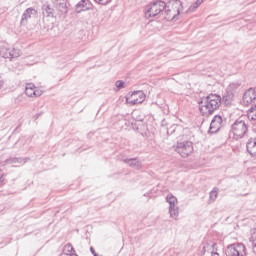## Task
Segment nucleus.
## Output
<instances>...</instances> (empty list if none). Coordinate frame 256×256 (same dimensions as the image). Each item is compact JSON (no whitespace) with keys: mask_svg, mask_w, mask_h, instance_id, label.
<instances>
[{"mask_svg":"<svg viewBox=\"0 0 256 256\" xmlns=\"http://www.w3.org/2000/svg\"><path fill=\"white\" fill-rule=\"evenodd\" d=\"M200 113L204 117H209L213 115L219 107H221V96L217 94H209L207 97L203 98L199 103Z\"/></svg>","mask_w":256,"mask_h":256,"instance_id":"f257e3e1","label":"nucleus"},{"mask_svg":"<svg viewBox=\"0 0 256 256\" xmlns=\"http://www.w3.org/2000/svg\"><path fill=\"white\" fill-rule=\"evenodd\" d=\"M183 11V3L181 0H171L165 4L164 15L167 21H175Z\"/></svg>","mask_w":256,"mask_h":256,"instance_id":"f03ea898","label":"nucleus"},{"mask_svg":"<svg viewBox=\"0 0 256 256\" xmlns=\"http://www.w3.org/2000/svg\"><path fill=\"white\" fill-rule=\"evenodd\" d=\"M163 11H165V2L156 0L146 7L145 15L147 18L157 17V15H160V13H163Z\"/></svg>","mask_w":256,"mask_h":256,"instance_id":"7ed1b4c3","label":"nucleus"},{"mask_svg":"<svg viewBox=\"0 0 256 256\" xmlns=\"http://www.w3.org/2000/svg\"><path fill=\"white\" fill-rule=\"evenodd\" d=\"M248 127L247 123L243 120H236L231 126V133L234 135V139H243L247 135Z\"/></svg>","mask_w":256,"mask_h":256,"instance_id":"20e7f679","label":"nucleus"},{"mask_svg":"<svg viewBox=\"0 0 256 256\" xmlns=\"http://www.w3.org/2000/svg\"><path fill=\"white\" fill-rule=\"evenodd\" d=\"M166 203L169 204V215L171 219L177 221L179 219V200L173 194H168L166 196Z\"/></svg>","mask_w":256,"mask_h":256,"instance_id":"39448f33","label":"nucleus"},{"mask_svg":"<svg viewBox=\"0 0 256 256\" xmlns=\"http://www.w3.org/2000/svg\"><path fill=\"white\" fill-rule=\"evenodd\" d=\"M225 254L227 256H247V247L243 243H234L227 246Z\"/></svg>","mask_w":256,"mask_h":256,"instance_id":"423d86ee","label":"nucleus"},{"mask_svg":"<svg viewBox=\"0 0 256 256\" xmlns=\"http://www.w3.org/2000/svg\"><path fill=\"white\" fill-rule=\"evenodd\" d=\"M176 153H179L181 157L184 159L189 157L191 153H193V142L191 141H183L177 142L176 146H174Z\"/></svg>","mask_w":256,"mask_h":256,"instance_id":"0eeeda50","label":"nucleus"},{"mask_svg":"<svg viewBox=\"0 0 256 256\" xmlns=\"http://www.w3.org/2000/svg\"><path fill=\"white\" fill-rule=\"evenodd\" d=\"M145 101V93L143 91H134L130 97L126 98V102L130 105H139Z\"/></svg>","mask_w":256,"mask_h":256,"instance_id":"6e6552de","label":"nucleus"},{"mask_svg":"<svg viewBox=\"0 0 256 256\" xmlns=\"http://www.w3.org/2000/svg\"><path fill=\"white\" fill-rule=\"evenodd\" d=\"M56 8L57 15H67V0H50Z\"/></svg>","mask_w":256,"mask_h":256,"instance_id":"1a4fd4ad","label":"nucleus"},{"mask_svg":"<svg viewBox=\"0 0 256 256\" xmlns=\"http://www.w3.org/2000/svg\"><path fill=\"white\" fill-rule=\"evenodd\" d=\"M244 105H253L256 102V91L253 88H249L243 95L242 99Z\"/></svg>","mask_w":256,"mask_h":256,"instance_id":"9d476101","label":"nucleus"},{"mask_svg":"<svg viewBox=\"0 0 256 256\" xmlns=\"http://www.w3.org/2000/svg\"><path fill=\"white\" fill-rule=\"evenodd\" d=\"M223 124V118L219 115L214 116L210 123L209 133H217L221 129V125Z\"/></svg>","mask_w":256,"mask_h":256,"instance_id":"9b49d317","label":"nucleus"},{"mask_svg":"<svg viewBox=\"0 0 256 256\" xmlns=\"http://www.w3.org/2000/svg\"><path fill=\"white\" fill-rule=\"evenodd\" d=\"M0 55L1 57H3L4 59H15L17 57H19V50L16 49H7V48H2L0 50Z\"/></svg>","mask_w":256,"mask_h":256,"instance_id":"f8f14e48","label":"nucleus"},{"mask_svg":"<svg viewBox=\"0 0 256 256\" xmlns=\"http://www.w3.org/2000/svg\"><path fill=\"white\" fill-rule=\"evenodd\" d=\"M25 93L27 97H41L43 95V91L35 89L33 84L26 85Z\"/></svg>","mask_w":256,"mask_h":256,"instance_id":"ddd939ff","label":"nucleus"},{"mask_svg":"<svg viewBox=\"0 0 256 256\" xmlns=\"http://www.w3.org/2000/svg\"><path fill=\"white\" fill-rule=\"evenodd\" d=\"M36 16H37V10H35L33 8L26 9L22 15L21 25H26L27 21H29V19H31L32 17H36Z\"/></svg>","mask_w":256,"mask_h":256,"instance_id":"4468645a","label":"nucleus"},{"mask_svg":"<svg viewBox=\"0 0 256 256\" xmlns=\"http://www.w3.org/2000/svg\"><path fill=\"white\" fill-rule=\"evenodd\" d=\"M43 15L45 17H63V15L57 14V8L53 9L49 5H44L43 6Z\"/></svg>","mask_w":256,"mask_h":256,"instance_id":"2eb2a0df","label":"nucleus"},{"mask_svg":"<svg viewBox=\"0 0 256 256\" xmlns=\"http://www.w3.org/2000/svg\"><path fill=\"white\" fill-rule=\"evenodd\" d=\"M248 153L256 158V138H250L246 144Z\"/></svg>","mask_w":256,"mask_h":256,"instance_id":"dca6fc26","label":"nucleus"},{"mask_svg":"<svg viewBox=\"0 0 256 256\" xmlns=\"http://www.w3.org/2000/svg\"><path fill=\"white\" fill-rule=\"evenodd\" d=\"M123 162L134 169H141V161L137 160V158H125L123 159Z\"/></svg>","mask_w":256,"mask_h":256,"instance_id":"f3484780","label":"nucleus"},{"mask_svg":"<svg viewBox=\"0 0 256 256\" xmlns=\"http://www.w3.org/2000/svg\"><path fill=\"white\" fill-rule=\"evenodd\" d=\"M219 195V189L218 188H214L210 194H209V200L210 203H215V201H217V197Z\"/></svg>","mask_w":256,"mask_h":256,"instance_id":"a211bd4d","label":"nucleus"},{"mask_svg":"<svg viewBox=\"0 0 256 256\" xmlns=\"http://www.w3.org/2000/svg\"><path fill=\"white\" fill-rule=\"evenodd\" d=\"M64 255H73L75 253V249H73V245L70 243L66 244L63 249Z\"/></svg>","mask_w":256,"mask_h":256,"instance_id":"6ab92c4d","label":"nucleus"},{"mask_svg":"<svg viewBox=\"0 0 256 256\" xmlns=\"http://www.w3.org/2000/svg\"><path fill=\"white\" fill-rule=\"evenodd\" d=\"M202 3H203V0H197L194 4H192L189 7V9H188L189 13H193V12L197 11V9L202 5Z\"/></svg>","mask_w":256,"mask_h":256,"instance_id":"aec40b11","label":"nucleus"},{"mask_svg":"<svg viewBox=\"0 0 256 256\" xmlns=\"http://www.w3.org/2000/svg\"><path fill=\"white\" fill-rule=\"evenodd\" d=\"M87 1L88 0H81L78 4H76V11L78 13H81V11H83L84 7H87Z\"/></svg>","mask_w":256,"mask_h":256,"instance_id":"412c9836","label":"nucleus"},{"mask_svg":"<svg viewBox=\"0 0 256 256\" xmlns=\"http://www.w3.org/2000/svg\"><path fill=\"white\" fill-rule=\"evenodd\" d=\"M249 121H256V105L248 112Z\"/></svg>","mask_w":256,"mask_h":256,"instance_id":"4be33fe9","label":"nucleus"},{"mask_svg":"<svg viewBox=\"0 0 256 256\" xmlns=\"http://www.w3.org/2000/svg\"><path fill=\"white\" fill-rule=\"evenodd\" d=\"M239 87H241V84L233 82L228 86V91H235L236 89H239Z\"/></svg>","mask_w":256,"mask_h":256,"instance_id":"5701e85b","label":"nucleus"},{"mask_svg":"<svg viewBox=\"0 0 256 256\" xmlns=\"http://www.w3.org/2000/svg\"><path fill=\"white\" fill-rule=\"evenodd\" d=\"M250 241L252 242L253 247H256V229L252 230Z\"/></svg>","mask_w":256,"mask_h":256,"instance_id":"b1692460","label":"nucleus"},{"mask_svg":"<svg viewBox=\"0 0 256 256\" xmlns=\"http://www.w3.org/2000/svg\"><path fill=\"white\" fill-rule=\"evenodd\" d=\"M115 87H117V89H124L125 88V82L118 80L115 83Z\"/></svg>","mask_w":256,"mask_h":256,"instance_id":"393cba45","label":"nucleus"},{"mask_svg":"<svg viewBox=\"0 0 256 256\" xmlns=\"http://www.w3.org/2000/svg\"><path fill=\"white\" fill-rule=\"evenodd\" d=\"M7 163H23V159L21 158H11L7 160Z\"/></svg>","mask_w":256,"mask_h":256,"instance_id":"a878e982","label":"nucleus"},{"mask_svg":"<svg viewBox=\"0 0 256 256\" xmlns=\"http://www.w3.org/2000/svg\"><path fill=\"white\" fill-rule=\"evenodd\" d=\"M111 0H95L96 3H98V5H109V2Z\"/></svg>","mask_w":256,"mask_h":256,"instance_id":"bb28decb","label":"nucleus"},{"mask_svg":"<svg viewBox=\"0 0 256 256\" xmlns=\"http://www.w3.org/2000/svg\"><path fill=\"white\" fill-rule=\"evenodd\" d=\"M3 182V172L0 171V183Z\"/></svg>","mask_w":256,"mask_h":256,"instance_id":"cd10ccee","label":"nucleus"},{"mask_svg":"<svg viewBox=\"0 0 256 256\" xmlns=\"http://www.w3.org/2000/svg\"><path fill=\"white\" fill-rule=\"evenodd\" d=\"M3 87V79L0 77V89Z\"/></svg>","mask_w":256,"mask_h":256,"instance_id":"c85d7f7f","label":"nucleus"}]
</instances>
